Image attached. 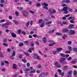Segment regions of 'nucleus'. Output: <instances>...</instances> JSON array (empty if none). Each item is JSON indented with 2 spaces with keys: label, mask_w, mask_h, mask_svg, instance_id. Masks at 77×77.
I'll return each mask as SVG.
<instances>
[{
  "label": "nucleus",
  "mask_w": 77,
  "mask_h": 77,
  "mask_svg": "<svg viewBox=\"0 0 77 77\" xmlns=\"http://www.w3.org/2000/svg\"><path fill=\"white\" fill-rule=\"evenodd\" d=\"M63 50L62 48H57L56 51H53V54H56L57 53H60V51H62Z\"/></svg>",
  "instance_id": "1"
},
{
  "label": "nucleus",
  "mask_w": 77,
  "mask_h": 77,
  "mask_svg": "<svg viewBox=\"0 0 77 77\" xmlns=\"http://www.w3.org/2000/svg\"><path fill=\"white\" fill-rule=\"evenodd\" d=\"M68 9V7L67 6H66L64 7L62 9H61V11L62 12L64 11L65 12H64L63 13L64 14H68V13H69V12L67 11Z\"/></svg>",
  "instance_id": "2"
},
{
  "label": "nucleus",
  "mask_w": 77,
  "mask_h": 77,
  "mask_svg": "<svg viewBox=\"0 0 77 77\" xmlns=\"http://www.w3.org/2000/svg\"><path fill=\"white\" fill-rule=\"evenodd\" d=\"M11 24L12 23L11 22H7L5 24H2V27H6V28H8V27H9V26H8L11 25Z\"/></svg>",
  "instance_id": "3"
},
{
  "label": "nucleus",
  "mask_w": 77,
  "mask_h": 77,
  "mask_svg": "<svg viewBox=\"0 0 77 77\" xmlns=\"http://www.w3.org/2000/svg\"><path fill=\"white\" fill-rule=\"evenodd\" d=\"M15 51L14 50L13 54H12V55L10 57V58L11 59H15V57H14V56H15Z\"/></svg>",
  "instance_id": "4"
},
{
  "label": "nucleus",
  "mask_w": 77,
  "mask_h": 77,
  "mask_svg": "<svg viewBox=\"0 0 77 77\" xmlns=\"http://www.w3.org/2000/svg\"><path fill=\"white\" fill-rule=\"evenodd\" d=\"M67 77H72V71L70 70L69 71L67 72Z\"/></svg>",
  "instance_id": "5"
},
{
  "label": "nucleus",
  "mask_w": 77,
  "mask_h": 77,
  "mask_svg": "<svg viewBox=\"0 0 77 77\" xmlns=\"http://www.w3.org/2000/svg\"><path fill=\"white\" fill-rule=\"evenodd\" d=\"M57 71L59 72V75H61L62 77H63L64 75V72H63L62 73V70L60 69H58Z\"/></svg>",
  "instance_id": "6"
},
{
  "label": "nucleus",
  "mask_w": 77,
  "mask_h": 77,
  "mask_svg": "<svg viewBox=\"0 0 77 77\" xmlns=\"http://www.w3.org/2000/svg\"><path fill=\"white\" fill-rule=\"evenodd\" d=\"M22 13L23 15L25 16V17L29 16V13H28L27 11H23Z\"/></svg>",
  "instance_id": "7"
},
{
  "label": "nucleus",
  "mask_w": 77,
  "mask_h": 77,
  "mask_svg": "<svg viewBox=\"0 0 77 77\" xmlns=\"http://www.w3.org/2000/svg\"><path fill=\"white\" fill-rule=\"evenodd\" d=\"M65 60H66L65 58H61V60H60L59 61L63 63H67V62L65 61Z\"/></svg>",
  "instance_id": "8"
},
{
  "label": "nucleus",
  "mask_w": 77,
  "mask_h": 77,
  "mask_svg": "<svg viewBox=\"0 0 77 77\" xmlns=\"http://www.w3.org/2000/svg\"><path fill=\"white\" fill-rule=\"evenodd\" d=\"M68 33H69V35H74L75 34V31L72 30H70L68 32Z\"/></svg>",
  "instance_id": "9"
},
{
  "label": "nucleus",
  "mask_w": 77,
  "mask_h": 77,
  "mask_svg": "<svg viewBox=\"0 0 77 77\" xmlns=\"http://www.w3.org/2000/svg\"><path fill=\"white\" fill-rule=\"evenodd\" d=\"M54 65L57 68H60V65L58 64L57 63H54Z\"/></svg>",
  "instance_id": "10"
},
{
  "label": "nucleus",
  "mask_w": 77,
  "mask_h": 77,
  "mask_svg": "<svg viewBox=\"0 0 77 77\" xmlns=\"http://www.w3.org/2000/svg\"><path fill=\"white\" fill-rule=\"evenodd\" d=\"M32 51H33V50H34V47H32L31 48H29L28 50V51L29 53H32Z\"/></svg>",
  "instance_id": "11"
},
{
  "label": "nucleus",
  "mask_w": 77,
  "mask_h": 77,
  "mask_svg": "<svg viewBox=\"0 0 77 77\" xmlns=\"http://www.w3.org/2000/svg\"><path fill=\"white\" fill-rule=\"evenodd\" d=\"M11 35L13 38H16L17 37V35L14 33L11 32Z\"/></svg>",
  "instance_id": "12"
},
{
  "label": "nucleus",
  "mask_w": 77,
  "mask_h": 77,
  "mask_svg": "<svg viewBox=\"0 0 77 77\" xmlns=\"http://www.w3.org/2000/svg\"><path fill=\"white\" fill-rule=\"evenodd\" d=\"M68 68V67L67 66H64L63 68V71H66V70H67Z\"/></svg>",
  "instance_id": "13"
},
{
  "label": "nucleus",
  "mask_w": 77,
  "mask_h": 77,
  "mask_svg": "<svg viewBox=\"0 0 77 77\" xmlns=\"http://www.w3.org/2000/svg\"><path fill=\"white\" fill-rule=\"evenodd\" d=\"M71 63H72V64H75L77 62V59H75L74 60L72 61Z\"/></svg>",
  "instance_id": "14"
},
{
  "label": "nucleus",
  "mask_w": 77,
  "mask_h": 77,
  "mask_svg": "<svg viewBox=\"0 0 77 77\" xmlns=\"http://www.w3.org/2000/svg\"><path fill=\"white\" fill-rule=\"evenodd\" d=\"M69 31V29H64L63 30V33H66V32H68Z\"/></svg>",
  "instance_id": "15"
},
{
  "label": "nucleus",
  "mask_w": 77,
  "mask_h": 77,
  "mask_svg": "<svg viewBox=\"0 0 77 77\" xmlns=\"http://www.w3.org/2000/svg\"><path fill=\"white\" fill-rule=\"evenodd\" d=\"M45 75V72L42 73V74L39 75L40 77H44Z\"/></svg>",
  "instance_id": "16"
},
{
  "label": "nucleus",
  "mask_w": 77,
  "mask_h": 77,
  "mask_svg": "<svg viewBox=\"0 0 77 77\" xmlns=\"http://www.w3.org/2000/svg\"><path fill=\"white\" fill-rule=\"evenodd\" d=\"M74 26V25H73L70 24L69 25V26L68 27V29H72Z\"/></svg>",
  "instance_id": "17"
},
{
  "label": "nucleus",
  "mask_w": 77,
  "mask_h": 77,
  "mask_svg": "<svg viewBox=\"0 0 77 77\" xmlns=\"http://www.w3.org/2000/svg\"><path fill=\"white\" fill-rule=\"evenodd\" d=\"M13 21L16 25H18L19 24V23L17 21L15 20H13Z\"/></svg>",
  "instance_id": "18"
},
{
  "label": "nucleus",
  "mask_w": 77,
  "mask_h": 77,
  "mask_svg": "<svg viewBox=\"0 0 77 77\" xmlns=\"http://www.w3.org/2000/svg\"><path fill=\"white\" fill-rule=\"evenodd\" d=\"M55 35H57V36H62V34L59 32H56L55 33Z\"/></svg>",
  "instance_id": "19"
},
{
  "label": "nucleus",
  "mask_w": 77,
  "mask_h": 77,
  "mask_svg": "<svg viewBox=\"0 0 77 77\" xmlns=\"http://www.w3.org/2000/svg\"><path fill=\"white\" fill-rule=\"evenodd\" d=\"M43 41L44 43H46V42H47V39H46V37H44L43 38Z\"/></svg>",
  "instance_id": "20"
},
{
  "label": "nucleus",
  "mask_w": 77,
  "mask_h": 77,
  "mask_svg": "<svg viewBox=\"0 0 77 77\" xmlns=\"http://www.w3.org/2000/svg\"><path fill=\"white\" fill-rule=\"evenodd\" d=\"M52 10L53 8H49V9L48 10V11L49 12L50 14H51Z\"/></svg>",
  "instance_id": "21"
},
{
  "label": "nucleus",
  "mask_w": 77,
  "mask_h": 77,
  "mask_svg": "<svg viewBox=\"0 0 77 77\" xmlns=\"http://www.w3.org/2000/svg\"><path fill=\"white\" fill-rule=\"evenodd\" d=\"M73 51L75 53H77V49L75 48H72Z\"/></svg>",
  "instance_id": "22"
},
{
  "label": "nucleus",
  "mask_w": 77,
  "mask_h": 77,
  "mask_svg": "<svg viewBox=\"0 0 77 77\" xmlns=\"http://www.w3.org/2000/svg\"><path fill=\"white\" fill-rule=\"evenodd\" d=\"M60 56H61L62 57H66V55L60 53Z\"/></svg>",
  "instance_id": "23"
},
{
  "label": "nucleus",
  "mask_w": 77,
  "mask_h": 77,
  "mask_svg": "<svg viewBox=\"0 0 77 77\" xmlns=\"http://www.w3.org/2000/svg\"><path fill=\"white\" fill-rule=\"evenodd\" d=\"M36 72V70L33 69V71H31L29 72L30 74H32V73H35Z\"/></svg>",
  "instance_id": "24"
},
{
  "label": "nucleus",
  "mask_w": 77,
  "mask_h": 77,
  "mask_svg": "<svg viewBox=\"0 0 77 77\" xmlns=\"http://www.w3.org/2000/svg\"><path fill=\"white\" fill-rule=\"evenodd\" d=\"M54 30H50L48 32L49 33H50V34H51V33H54Z\"/></svg>",
  "instance_id": "25"
},
{
  "label": "nucleus",
  "mask_w": 77,
  "mask_h": 77,
  "mask_svg": "<svg viewBox=\"0 0 77 77\" xmlns=\"http://www.w3.org/2000/svg\"><path fill=\"white\" fill-rule=\"evenodd\" d=\"M67 37V35L66 34H64L62 37L63 39H65V38Z\"/></svg>",
  "instance_id": "26"
},
{
  "label": "nucleus",
  "mask_w": 77,
  "mask_h": 77,
  "mask_svg": "<svg viewBox=\"0 0 77 77\" xmlns=\"http://www.w3.org/2000/svg\"><path fill=\"white\" fill-rule=\"evenodd\" d=\"M42 5L43 6H48V4L45 2L43 3L42 4Z\"/></svg>",
  "instance_id": "27"
},
{
  "label": "nucleus",
  "mask_w": 77,
  "mask_h": 77,
  "mask_svg": "<svg viewBox=\"0 0 77 77\" xmlns=\"http://www.w3.org/2000/svg\"><path fill=\"white\" fill-rule=\"evenodd\" d=\"M30 71V69L29 68H26L25 69V74H26L27 73V71Z\"/></svg>",
  "instance_id": "28"
},
{
  "label": "nucleus",
  "mask_w": 77,
  "mask_h": 77,
  "mask_svg": "<svg viewBox=\"0 0 77 77\" xmlns=\"http://www.w3.org/2000/svg\"><path fill=\"white\" fill-rule=\"evenodd\" d=\"M32 36H33V37H34V38H39V36H38L36 34H33L32 35Z\"/></svg>",
  "instance_id": "29"
},
{
  "label": "nucleus",
  "mask_w": 77,
  "mask_h": 77,
  "mask_svg": "<svg viewBox=\"0 0 77 77\" xmlns=\"http://www.w3.org/2000/svg\"><path fill=\"white\" fill-rule=\"evenodd\" d=\"M52 23V22L51 21H49V22H47L46 23V24L48 25V24H50Z\"/></svg>",
  "instance_id": "30"
},
{
  "label": "nucleus",
  "mask_w": 77,
  "mask_h": 77,
  "mask_svg": "<svg viewBox=\"0 0 77 77\" xmlns=\"http://www.w3.org/2000/svg\"><path fill=\"white\" fill-rule=\"evenodd\" d=\"M0 57H4V56L3 55V53L0 51Z\"/></svg>",
  "instance_id": "31"
},
{
  "label": "nucleus",
  "mask_w": 77,
  "mask_h": 77,
  "mask_svg": "<svg viewBox=\"0 0 77 77\" xmlns=\"http://www.w3.org/2000/svg\"><path fill=\"white\" fill-rule=\"evenodd\" d=\"M63 24L64 25H68V23L67 22L63 21L62 22Z\"/></svg>",
  "instance_id": "32"
},
{
  "label": "nucleus",
  "mask_w": 77,
  "mask_h": 77,
  "mask_svg": "<svg viewBox=\"0 0 77 77\" xmlns=\"http://www.w3.org/2000/svg\"><path fill=\"white\" fill-rule=\"evenodd\" d=\"M22 61L24 63H27V60L25 59H23L22 60Z\"/></svg>",
  "instance_id": "33"
},
{
  "label": "nucleus",
  "mask_w": 77,
  "mask_h": 77,
  "mask_svg": "<svg viewBox=\"0 0 77 77\" xmlns=\"http://www.w3.org/2000/svg\"><path fill=\"white\" fill-rule=\"evenodd\" d=\"M68 48L69 51H72V48L70 46H68Z\"/></svg>",
  "instance_id": "34"
},
{
  "label": "nucleus",
  "mask_w": 77,
  "mask_h": 77,
  "mask_svg": "<svg viewBox=\"0 0 77 77\" xmlns=\"http://www.w3.org/2000/svg\"><path fill=\"white\" fill-rule=\"evenodd\" d=\"M56 44V43H52V44H49V46L50 47H51V46H53V45H55Z\"/></svg>",
  "instance_id": "35"
},
{
  "label": "nucleus",
  "mask_w": 77,
  "mask_h": 77,
  "mask_svg": "<svg viewBox=\"0 0 77 77\" xmlns=\"http://www.w3.org/2000/svg\"><path fill=\"white\" fill-rule=\"evenodd\" d=\"M23 54H19V58H20V59H22L23 58Z\"/></svg>",
  "instance_id": "36"
},
{
  "label": "nucleus",
  "mask_w": 77,
  "mask_h": 77,
  "mask_svg": "<svg viewBox=\"0 0 77 77\" xmlns=\"http://www.w3.org/2000/svg\"><path fill=\"white\" fill-rule=\"evenodd\" d=\"M24 45V44L23 43H20L19 45V47H22V46H23Z\"/></svg>",
  "instance_id": "37"
},
{
  "label": "nucleus",
  "mask_w": 77,
  "mask_h": 77,
  "mask_svg": "<svg viewBox=\"0 0 77 77\" xmlns=\"http://www.w3.org/2000/svg\"><path fill=\"white\" fill-rule=\"evenodd\" d=\"M41 25L40 26L41 27H44V23L43 22H42L41 23Z\"/></svg>",
  "instance_id": "38"
},
{
  "label": "nucleus",
  "mask_w": 77,
  "mask_h": 77,
  "mask_svg": "<svg viewBox=\"0 0 77 77\" xmlns=\"http://www.w3.org/2000/svg\"><path fill=\"white\" fill-rule=\"evenodd\" d=\"M43 21V19H40L38 20V23L39 24L41 23Z\"/></svg>",
  "instance_id": "39"
},
{
  "label": "nucleus",
  "mask_w": 77,
  "mask_h": 77,
  "mask_svg": "<svg viewBox=\"0 0 77 77\" xmlns=\"http://www.w3.org/2000/svg\"><path fill=\"white\" fill-rule=\"evenodd\" d=\"M47 6H44L43 7L44 9H46V10H48V7Z\"/></svg>",
  "instance_id": "40"
},
{
  "label": "nucleus",
  "mask_w": 77,
  "mask_h": 77,
  "mask_svg": "<svg viewBox=\"0 0 77 77\" xmlns=\"http://www.w3.org/2000/svg\"><path fill=\"white\" fill-rule=\"evenodd\" d=\"M5 20L4 19H2V20H0V23H3V22H5Z\"/></svg>",
  "instance_id": "41"
},
{
  "label": "nucleus",
  "mask_w": 77,
  "mask_h": 77,
  "mask_svg": "<svg viewBox=\"0 0 77 77\" xmlns=\"http://www.w3.org/2000/svg\"><path fill=\"white\" fill-rule=\"evenodd\" d=\"M15 14L16 16H18L19 15V13L17 11H16L15 12Z\"/></svg>",
  "instance_id": "42"
},
{
  "label": "nucleus",
  "mask_w": 77,
  "mask_h": 77,
  "mask_svg": "<svg viewBox=\"0 0 77 77\" xmlns=\"http://www.w3.org/2000/svg\"><path fill=\"white\" fill-rule=\"evenodd\" d=\"M30 45L31 47H34V44L32 42H31L30 43Z\"/></svg>",
  "instance_id": "43"
},
{
  "label": "nucleus",
  "mask_w": 77,
  "mask_h": 77,
  "mask_svg": "<svg viewBox=\"0 0 77 77\" xmlns=\"http://www.w3.org/2000/svg\"><path fill=\"white\" fill-rule=\"evenodd\" d=\"M67 60H72V57H69L67 58Z\"/></svg>",
  "instance_id": "44"
},
{
  "label": "nucleus",
  "mask_w": 77,
  "mask_h": 77,
  "mask_svg": "<svg viewBox=\"0 0 77 77\" xmlns=\"http://www.w3.org/2000/svg\"><path fill=\"white\" fill-rule=\"evenodd\" d=\"M67 43L68 45H71V44H72V42L71 41H69L67 42Z\"/></svg>",
  "instance_id": "45"
},
{
  "label": "nucleus",
  "mask_w": 77,
  "mask_h": 77,
  "mask_svg": "<svg viewBox=\"0 0 77 77\" xmlns=\"http://www.w3.org/2000/svg\"><path fill=\"white\" fill-rule=\"evenodd\" d=\"M66 53V54H70V53H71V51H65Z\"/></svg>",
  "instance_id": "46"
},
{
  "label": "nucleus",
  "mask_w": 77,
  "mask_h": 77,
  "mask_svg": "<svg viewBox=\"0 0 77 77\" xmlns=\"http://www.w3.org/2000/svg\"><path fill=\"white\" fill-rule=\"evenodd\" d=\"M3 41L4 42H7V38H5L3 40Z\"/></svg>",
  "instance_id": "47"
},
{
  "label": "nucleus",
  "mask_w": 77,
  "mask_h": 77,
  "mask_svg": "<svg viewBox=\"0 0 77 77\" xmlns=\"http://www.w3.org/2000/svg\"><path fill=\"white\" fill-rule=\"evenodd\" d=\"M24 53L25 54V55H26V56H29V53H28L27 52H24Z\"/></svg>",
  "instance_id": "48"
},
{
  "label": "nucleus",
  "mask_w": 77,
  "mask_h": 77,
  "mask_svg": "<svg viewBox=\"0 0 77 77\" xmlns=\"http://www.w3.org/2000/svg\"><path fill=\"white\" fill-rule=\"evenodd\" d=\"M73 74L74 75H77V71L75 70L73 72Z\"/></svg>",
  "instance_id": "49"
},
{
  "label": "nucleus",
  "mask_w": 77,
  "mask_h": 77,
  "mask_svg": "<svg viewBox=\"0 0 77 77\" xmlns=\"http://www.w3.org/2000/svg\"><path fill=\"white\" fill-rule=\"evenodd\" d=\"M13 69H15L16 68V64H14L13 65Z\"/></svg>",
  "instance_id": "50"
},
{
  "label": "nucleus",
  "mask_w": 77,
  "mask_h": 77,
  "mask_svg": "<svg viewBox=\"0 0 77 77\" xmlns=\"http://www.w3.org/2000/svg\"><path fill=\"white\" fill-rule=\"evenodd\" d=\"M2 45H4V46H5V47H8V44L5 43H3Z\"/></svg>",
  "instance_id": "51"
},
{
  "label": "nucleus",
  "mask_w": 77,
  "mask_h": 77,
  "mask_svg": "<svg viewBox=\"0 0 77 77\" xmlns=\"http://www.w3.org/2000/svg\"><path fill=\"white\" fill-rule=\"evenodd\" d=\"M72 18V16H70L68 18H67V20H71Z\"/></svg>",
  "instance_id": "52"
},
{
  "label": "nucleus",
  "mask_w": 77,
  "mask_h": 77,
  "mask_svg": "<svg viewBox=\"0 0 77 77\" xmlns=\"http://www.w3.org/2000/svg\"><path fill=\"white\" fill-rule=\"evenodd\" d=\"M68 10H69V12H72V11H72V9H71V8H69V9Z\"/></svg>",
  "instance_id": "53"
},
{
  "label": "nucleus",
  "mask_w": 77,
  "mask_h": 77,
  "mask_svg": "<svg viewBox=\"0 0 77 77\" xmlns=\"http://www.w3.org/2000/svg\"><path fill=\"white\" fill-rule=\"evenodd\" d=\"M25 43L26 45H28L29 44V43H28V41H25Z\"/></svg>",
  "instance_id": "54"
},
{
  "label": "nucleus",
  "mask_w": 77,
  "mask_h": 77,
  "mask_svg": "<svg viewBox=\"0 0 77 77\" xmlns=\"http://www.w3.org/2000/svg\"><path fill=\"white\" fill-rule=\"evenodd\" d=\"M5 32H6V33H9V30L8 29H5Z\"/></svg>",
  "instance_id": "55"
},
{
  "label": "nucleus",
  "mask_w": 77,
  "mask_h": 77,
  "mask_svg": "<svg viewBox=\"0 0 77 77\" xmlns=\"http://www.w3.org/2000/svg\"><path fill=\"white\" fill-rule=\"evenodd\" d=\"M56 11L55 10H53L52 11V13L51 14H54L55 13H56Z\"/></svg>",
  "instance_id": "56"
},
{
  "label": "nucleus",
  "mask_w": 77,
  "mask_h": 77,
  "mask_svg": "<svg viewBox=\"0 0 77 77\" xmlns=\"http://www.w3.org/2000/svg\"><path fill=\"white\" fill-rule=\"evenodd\" d=\"M27 66L29 67L30 66V63H27L26 64Z\"/></svg>",
  "instance_id": "57"
},
{
  "label": "nucleus",
  "mask_w": 77,
  "mask_h": 77,
  "mask_svg": "<svg viewBox=\"0 0 77 77\" xmlns=\"http://www.w3.org/2000/svg\"><path fill=\"white\" fill-rule=\"evenodd\" d=\"M41 5V4L39 3H37L36 4V5L37 7H39V6Z\"/></svg>",
  "instance_id": "58"
},
{
  "label": "nucleus",
  "mask_w": 77,
  "mask_h": 77,
  "mask_svg": "<svg viewBox=\"0 0 77 77\" xmlns=\"http://www.w3.org/2000/svg\"><path fill=\"white\" fill-rule=\"evenodd\" d=\"M21 33H23V35H26V32H24L23 31H21Z\"/></svg>",
  "instance_id": "59"
},
{
  "label": "nucleus",
  "mask_w": 77,
  "mask_h": 77,
  "mask_svg": "<svg viewBox=\"0 0 77 77\" xmlns=\"http://www.w3.org/2000/svg\"><path fill=\"white\" fill-rule=\"evenodd\" d=\"M36 57H37V59H39V60H40V59H40V57H39V56L37 55L36 56Z\"/></svg>",
  "instance_id": "60"
},
{
  "label": "nucleus",
  "mask_w": 77,
  "mask_h": 77,
  "mask_svg": "<svg viewBox=\"0 0 77 77\" xmlns=\"http://www.w3.org/2000/svg\"><path fill=\"white\" fill-rule=\"evenodd\" d=\"M70 15L69 14H68L67 15H66L65 16H64V17H70Z\"/></svg>",
  "instance_id": "61"
},
{
  "label": "nucleus",
  "mask_w": 77,
  "mask_h": 77,
  "mask_svg": "<svg viewBox=\"0 0 77 77\" xmlns=\"http://www.w3.org/2000/svg\"><path fill=\"white\" fill-rule=\"evenodd\" d=\"M29 12L31 13V14H35V11H29Z\"/></svg>",
  "instance_id": "62"
},
{
  "label": "nucleus",
  "mask_w": 77,
  "mask_h": 77,
  "mask_svg": "<svg viewBox=\"0 0 77 77\" xmlns=\"http://www.w3.org/2000/svg\"><path fill=\"white\" fill-rule=\"evenodd\" d=\"M29 23H30V21H28L26 24L27 26H28L29 25Z\"/></svg>",
  "instance_id": "63"
},
{
  "label": "nucleus",
  "mask_w": 77,
  "mask_h": 77,
  "mask_svg": "<svg viewBox=\"0 0 77 77\" xmlns=\"http://www.w3.org/2000/svg\"><path fill=\"white\" fill-rule=\"evenodd\" d=\"M8 18L10 20H12V17L11 16H9L8 17Z\"/></svg>",
  "instance_id": "64"
}]
</instances>
